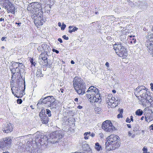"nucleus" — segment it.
<instances>
[{"mask_svg":"<svg viewBox=\"0 0 153 153\" xmlns=\"http://www.w3.org/2000/svg\"><path fill=\"white\" fill-rule=\"evenodd\" d=\"M133 39V41H131V43H132V42H133V43H135L136 42V40L135 39L134 40V39Z\"/></svg>","mask_w":153,"mask_h":153,"instance_id":"5fc2aeb1","label":"nucleus"},{"mask_svg":"<svg viewBox=\"0 0 153 153\" xmlns=\"http://www.w3.org/2000/svg\"><path fill=\"white\" fill-rule=\"evenodd\" d=\"M58 40L61 43L62 42V40L61 38H59L58 39Z\"/></svg>","mask_w":153,"mask_h":153,"instance_id":"864d4df0","label":"nucleus"},{"mask_svg":"<svg viewBox=\"0 0 153 153\" xmlns=\"http://www.w3.org/2000/svg\"><path fill=\"white\" fill-rule=\"evenodd\" d=\"M130 119L131 121L133 122V117L132 116H131L130 117Z\"/></svg>","mask_w":153,"mask_h":153,"instance_id":"13d9d810","label":"nucleus"},{"mask_svg":"<svg viewBox=\"0 0 153 153\" xmlns=\"http://www.w3.org/2000/svg\"><path fill=\"white\" fill-rule=\"evenodd\" d=\"M126 122L127 123H130L131 122V121L130 120L129 118L128 117H127L126 120Z\"/></svg>","mask_w":153,"mask_h":153,"instance_id":"09e8293b","label":"nucleus"},{"mask_svg":"<svg viewBox=\"0 0 153 153\" xmlns=\"http://www.w3.org/2000/svg\"><path fill=\"white\" fill-rule=\"evenodd\" d=\"M143 153H146L147 152L148 149L145 146L143 147L142 149Z\"/></svg>","mask_w":153,"mask_h":153,"instance_id":"e433bc0d","label":"nucleus"},{"mask_svg":"<svg viewBox=\"0 0 153 153\" xmlns=\"http://www.w3.org/2000/svg\"><path fill=\"white\" fill-rule=\"evenodd\" d=\"M37 50L39 51H42L43 50V49H42V47L41 45L39 46Z\"/></svg>","mask_w":153,"mask_h":153,"instance_id":"a19ab883","label":"nucleus"},{"mask_svg":"<svg viewBox=\"0 0 153 153\" xmlns=\"http://www.w3.org/2000/svg\"><path fill=\"white\" fill-rule=\"evenodd\" d=\"M53 51H55L56 53H59V51L53 49Z\"/></svg>","mask_w":153,"mask_h":153,"instance_id":"6e6d98bb","label":"nucleus"},{"mask_svg":"<svg viewBox=\"0 0 153 153\" xmlns=\"http://www.w3.org/2000/svg\"><path fill=\"white\" fill-rule=\"evenodd\" d=\"M45 111L44 109H42L41 112H40L39 114V117H41L42 116H43L44 114H46L45 113Z\"/></svg>","mask_w":153,"mask_h":153,"instance_id":"473e14b6","label":"nucleus"},{"mask_svg":"<svg viewBox=\"0 0 153 153\" xmlns=\"http://www.w3.org/2000/svg\"><path fill=\"white\" fill-rule=\"evenodd\" d=\"M123 117V116H122V114H119L117 115V117L118 118H122V117Z\"/></svg>","mask_w":153,"mask_h":153,"instance_id":"de8ad7c7","label":"nucleus"},{"mask_svg":"<svg viewBox=\"0 0 153 153\" xmlns=\"http://www.w3.org/2000/svg\"><path fill=\"white\" fill-rule=\"evenodd\" d=\"M89 98V100L92 103L97 102L101 99L100 94L93 95V96H87Z\"/></svg>","mask_w":153,"mask_h":153,"instance_id":"2eb2a0df","label":"nucleus"},{"mask_svg":"<svg viewBox=\"0 0 153 153\" xmlns=\"http://www.w3.org/2000/svg\"><path fill=\"white\" fill-rule=\"evenodd\" d=\"M18 67L19 68H20V69L21 70V71H23L24 72V66L23 65V64L22 63H18Z\"/></svg>","mask_w":153,"mask_h":153,"instance_id":"c756f323","label":"nucleus"},{"mask_svg":"<svg viewBox=\"0 0 153 153\" xmlns=\"http://www.w3.org/2000/svg\"><path fill=\"white\" fill-rule=\"evenodd\" d=\"M5 3H6L9 6L8 11L12 13H13V12H14L15 9L12 3L9 0H7V1L5 2Z\"/></svg>","mask_w":153,"mask_h":153,"instance_id":"6ab92c4d","label":"nucleus"},{"mask_svg":"<svg viewBox=\"0 0 153 153\" xmlns=\"http://www.w3.org/2000/svg\"><path fill=\"white\" fill-rule=\"evenodd\" d=\"M44 98H41L39 101L38 103L37 104V105L42 104V103H43V99Z\"/></svg>","mask_w":153,"mask_h":153,"instance_id":"c9c22d12","label":"nucleus"},{"mask_svg":"<svg viewBox=\"0 0 153 153\" xmlns=\"http://www.w3.org/2000/svg\"><path fill=\"white\" fill-rule=\"evenodd\" d=\"M12 125L10 123H7L6 126L4 128L3 131L5 133H9L12 131L13 130Z\"/></svg>","mask_w":153,"mask_h":153,"instance_id":"f3484780","label":"nucleus"},{"mask_svg":"<svg viewBox=\"0 0 153 153\" xmlns=\"http://www.w3.org/2000/svg\"><path fill=\"white\" fill-rule=\"evenodd\" d=\"M95 148L97 151H100L102 149L101 146L98 143H96L95 144Z\"/></svg>","mask_w":153,"mask_h":153,"instance_id":"b1692460","label":"nucleus"},{"mask_svg":"<svg viewBox=\"0 0 153 153\" xmlns=\"http://www.w3.org/2000/svg\"><path fill=\"white\" fill-rule=\"evenodd\" d=\"M18 93H16V94L14 95L16 97H17V98H19V97H22V95H21L20 94V96H19L18 95Z\"/></svg>","mask_w":153,"mask_h":153,"instance_id":"c03bdc74","label":"nucleus"},{"mask_svg":"<svg viewBox=\"0 0 153 153\" xmlns=\"http://www.w3.org/2000/svg\"><path fill=\"white\" fill-rule=\"evenodd\" d=\"M71 64H74V62L73 60H71Z\"/></svg>","mask_w":153,"mask_h":153,"instance_id":"774afa93","label":"nucleus"},{"mask_svg":"<svg viewBox=\"0 0 153 153\" xmlns=\"http://www.w3.org/2000/svg\"><path fill=\"white\" fill-rule=\"evenodd\" d=\"M90 134V132H85L84 134V138L85 140H87L88 139V137L89 136Z\"/></svg>","mask_w":153,"mask_h":153,"instance_id":"7c9ffc66","label":"nucleus"},{"mask_svg":"<svg viewBox=\"0 0 153 153\" xmlns=\"http://www.w3.org/2000/svg\"><path fill=\"white\" fill-rule=\"evenodd\" d=\"M145 45L149 52L151 54L153 53V42L149 43L146 42Z\"/></svg>","mask_w":153,"mask_h":153,"instance_id":"a211bd4d","label":"nucleus"},{"mask_svg":"<svg viewBox=\"0 0 153 153\" xmlns=\"http://www.w3.org/2000/svg\"><path fill=\"white\" fill-rule=\"evenodd\" d=\"M143 113V111L140 109L137 110L135 112L136 114L138 116L141 115Z\"/></svg>","mask_w":153,"mask_h":153,"instance_id":"bb28decb","label":"nucleus"},{"mask_svg":"<svg viewBox=\"0 0 153 153\" xmlns=\"http://www.w3.org/2000/svg\"><path fill=\"white\" fill-rule=\"evenodd\" d=\"M90 136L92 137H94L95 136V134L94 133H92L91 134L90 133Z\"/></svg>","mask_w":153,"mask_h":153,"instance_id":"3c124183","label":"nucleus"},{"mask_svg":"<svg viewBox=\"0 0 153 153\" xmlns=\"http://www.w3.org/2000/svg\"><path fill=\"white\" fill-rule=\"evenodd\" d=\"M46 114L48 115V117H50L51 116V111L50 110L48 109H46Z\"/></svg>","mask_w":153,"mask_h":153,"instance_id":"f704fd0d","label":"nucleus"},{"mask_svg":"<svg viewBox=\"0 0 153 153\" xmlns=\"http://www.w3.org/2000/svg\"><path fill=\"white\" fill-rule=\"evenodd\" d=\"M73 26H70L69 27V30L68 32L71 33L73 32H75L76 31L78 28L76 27H74L73 28Z\"/></svg>","mask_w":153,"mask_h":153,"instance_id":"5701e85b","label":"nucleus"},{"mask_svg":"<svg viewBox=\"0 0 153 153\" xmlns=\"http://www.w3.org/2000/svg\"><path fill=\"white\" fill-rule=\"evenodd\" d=\"M100 108H94V110L95 111H97L98 112L99 111H100Z\"/></svg>","mask_w":153,"mask_h":153,"instance_id":"8fccbe9b","label":"nucleus"},{"mask_svg":"<svg viewBox=\"0 0 153 153\" xmlns=\"http://www.w3.org/2000/svg\"><path fill=\"white\" fill-rule=\"evenodd\" d=\"M9 6H8V5L7 4V5H6L5 6V8H7V9L8 11V9H9Z\"/></svg>","mask_w":153,"mask_h":153,"instance_id":"bf43d9fd","label":"nucleus"},{"mask_svg":"<svg viewBox=\"0 0 153 153\" xmlns=\"http://www.w3.org/2000/svg\"><path fill=\"white\" fill-rule=\"evenodd\" d=\"M36 76L37 77H41L43 76V75L42 74V71L40 69H38L37 70L36 73Z\"/></svg>","mask_w":153,"mask_h":153,"instance_id":"a878e982","label":"nucleus"},{"mask_svg":"<svg viewBox=\"0 0 153 153\" xmlns=\"http://www.w3.org/2000/svg\"><path fill=\"white\" fill-rule=\"evenodd\" d=\"M15 68H13L11 70V72L13 74V75H12V78H13V76L15 75L16 74V72H15Z\"/></svg>","mask_w":153,"mask_h":153,"instance_id":"72a5a7b5","label":"nucleus"},{"mask_svg":"<svg viewBox=\"0 0 153 153\" xmlns=\"http://www.w3.org/2000/svg\"><path fill=\"white\" fill-rule=\"evenodd\" d=\"M113 47L116 53L119 56L124 58L127 57L128 55L127 51L120 42H118L114 44Z\"/></svg>","mask_w":153,"mask_h":153,"instance_id":"f03ea898","label":"nucleus"},{"mask_svg":"<svg viewBox=\"0 0 153 153\" xmlns=\"http://www.w3.org/2000/svg\"><path fill=\"white\" fill-rule=\"evenodd\" d=\"M43 99V103H44L51 101L53 102V100H54V98L52 96H49L44 98Z\"/></svg>","mask_w":153,"mask_h":153,"instance_id":"412c9836","label":"nucleus"},{"mask_svg":"<svg viewBox=\"0 0 153 153\" xmlns=\"http://www.w3.org/2000/svg\"><path fill=\"white\" fill-rule=\"evenodd\" d=\"M146 38L147 40L146 42L149 43L153 42V35H149L147 36Z\"/></svg>","mask_w":153,"mask_h":153,"instance_id":"4be33fe9","label":"nucleus"},{"mask_svg":"<svg viewBox=\"0 0 153 153\" xmlns=\"http://www.w3.org/2000/svg\"><path fill=\"white\" fill-rule=\"evenodd\" d=\"M41 45L43 51H45L48 50V48H50L49 46L45 43L42 44Z\"/></svg>","mask_w":153,"mask_h":153,"instance_id":"393cba45","label":"nucleus"},{"mask_svg":"<svg viewBox=\"0 0 153 153\" xmlns=\"http://www.w3.org/2000/svg\"><path fill=\"white\" fill-rule=\"evenodd\" d=\"M120 101V100L116 99L114 97H112L111 99L108 98V100H106V102L108 105H111V107H115L117 105Z\"/></svg>","mask_w":153,"mask_h":153,"instance_id":"f8f14e48","label":"nucleus"},{"mask_svg":"<svg viewBox=\"0 0 153 153\" xmlns=\"http://www.w3.org/2000/svg\"><path fill=\"white\" fill-rule=\"evenodd\" d=\"M22 100L21 99H19L17 100V102L18 103L21 104L22 102Z\"/></svg>","mask_w":153,"mask_h":153,"instance_id":"4c0bfd02","label":"nucleus"},{"mask_svg":"<svg viewBox=\"0 0 153 153\" xmlns=\"http://www.w3.org/2000/svg\"><path fill=\"white\" fill-rule=\"evenodd\" d=\"M66 25L65 24H63L62 25V27H61V30H63L65 29L66 27Z\"/></svg>","mask_w":153,"mask_h":153,"instance_id":"58836bf2","label":"nucleus"},{"mask_svg":"<svg viewBox=\"0 0 153 153\" xmlns=\"http://www.w3.org/2000/svg\"><path fill=\"white\" fill-rule=\"evenodd\" d=\"M77 108L79 109H81L82 108V107L80 105H79L77 107Z\"/></svg>","mask_w":153,"mask_h":153,"instance_id":"052dcab7","label":"nucleus"},{"mask_svg":"<svg viewBox=\"0 0 153 153\" xmlns=\"http://www.w3.org/2000/svg\"><path fill=\"white\" fill-rule=\"evenodd\" d=\"M150 85L151 86V89L152 91H153V84L152 83H151L150 84Z\"/></svg>","mask_w":153,"mask_h":153,"instance_id":"603ef678","label":"nucleus"},{"mask_svg":"<svg viewBox=\"0 0 153 153\" xmlns=\"http://www.w3.org/2000/svg\"><path fill=\"white\" fill-rule=\"evenodd\" d=\"M102 128L105 131L111 132L113 131L114 127L112 125V123L109 120H107L103 123Z\"/></svg>","mask_w":153,"mask_h":153,"instance_id":"1a4fd4ad","label":"nucleus"},{"mask_svg":"<svg viewBox=\"0 0 153 153\" xmlns=\"http://www.w3.org/2000/svg\"><path fill=\"white\" fill-rule=\"evenodd\" d=\"M87 92L88 93V94H86V95H90V96H93V95L100 94L99 90L94 86H90L88 89Z\"/></svg>","mask_w":153,"mask_h":153,"instance_id":"4468645a","label":"nucleus"},{"mask_svg":"<svg viewBox=\"0 0 153 153\" xmlns=\"http://www.w3.org/2000/svg\"><path fill=\"white\" fill-rule=\"evenodd\" d=\"M78 98H75V99H74V101L76 102H77L78 101Z\"/></svg>","mask_w":153,"mask_h":153,"instance_id":"e2e57ef3","label":"nucleus"},{"mask_svg":"<svg viewBox=\"0 0 153 153\" xmlns=\"http://www.w3.org/2000/svg\"><path fill=\"white\" fill-rule=\"evenodd\" d=\"M52 103V102H51V101H49V102H46V103H44V104H45L46 105V106L51 107Z\"/></svg>","mask_w":153,"mask_h":153,"instance_id":"2f4dec72","label":"nucleus"},{"mask_svg":"<svg viewBox=\"0 0 153 153\" xmlns=\"http://www.w3.org/2000/svg\"><path fill=\"white\" fill-rule=\"evenodd\" d=\"M127 126L128 128H131V127L130 124H128L127 125Z\"/></svg>","mask_w":153,"mask_h":153,"instance_id":"680f3d73","label":"nucleus"},{"mask_svg":"<svg viewBox=\"0 0 153 153\" xmlns=\"http://www.w3.org/2000/svg\"><path fill=\"white\" fill-rule=\"evenodd\" d=\"M62 37L64 38V39L66 40H68V37L66 36L65 35H63L62 36Z\"/></svg>","mask_w":153,"mask_h":153,"instance_id":"a18cd8bd","label":"nucleus"},{"mask_svg":"<svg viewBox=\"0 0 153 153\" xmlns=\"http://www.w3.org/2000/svg\"><path fill=\"white\" fill-rule=\"evenodd\" d=\"M149 100V105H151L152 104V102H153V101L151 98H150Z\"/></svg>","mask_w":153,"mask_h":153,"instance_id":"49530a36","label":"nucleus"},{"mask_svg":"<svg viewBox=\"0 0 153 153\" xmlns=\"http://www.w3.org/2000/svg\"><path fill=\"white\" fill-rule=\"evenodd\" d=\"M42 9L40 4L38 3H32L30 4L27 7V10L31 11L33 14L37 13Z\"/></svg>","mask_w":153,"mask_h":153,"instance_id":"0eeeda50","label":"nucleus"},{"mask_svg":"<svg viewBox=\"0 0 153 153\" xmlns=\"http://www.w3.org/2000/svg\"><path fill=\"white\" fill-rule=\"evenodd\" d=\"M5 38L4 37H3L1 38V41H3L4 40V39H5Z\"/></svg>","mask_w":153,"mask_h":153,"instance_id":"0e129e2a","label":"nucleus"},{"mask_svg":"<svg viewBox=\"0 0 153 153\" xmlns=\"http://www.w3.org/2000/svg\"><path fill=\"white\" fill-rule=\"evenodd\" d=\"M15 72H16V74L17 73H18V74H20L22 73L23 72V71H21V70L20 69V68H19L18 67H17L16 68L15 70Z\"/></svg>","mask_w":153,"mask_h":153,"instance_id":"cd10ccee","label":"nucleus"},{"mask_svg":"<svg viewBox=\"0 0 153 153\" xmlns=\"http://www.w3.org/2000/svg\"><path fill=\"white\" fill-rule=\"evenodd\" d=\"M85 85L78 86V87L74 88V89L78 94L83 95L85 93Z\"/></svg>","mask_w":153,"mask_h":153,"instance_id":"dca6fc26","label":"nucleus"},{"mask_svg":"<svg viewBox=\"0 0 153 153\" xmlns=\"http://www.w3.org/2000/svg\"><path fill=\"white\" fill-rule=\"evenodd\" d=\"M48 55L46 52H44L39 55V62L40 64L43 66H47L48 65Z\"/></svg>","mask_w":153,"mask_h":153,"instance_id":"6e6552de","label":"nucleus"},{"mask_svg":"<svg viewBox=\"0 0 153 153\" xmlns=\"http://www.w3.org/2000/svg\"><path fill=\"white\" fill-rule=\"evenodd\" d=\"M113 47L116 53L119 56L124 58L127 57L128 55L127 51L120 42H118L114 44Z\"/></svg>","mask_w":153,"mask_h":153,"instance_id":"7ed1b4c3","label":"nucleus"},{"mask_svg":"<svg viewBox=\"0 0 153 153\" xmlns=\"http://www.w3.org/2000/svg\"><path fill=\"white\" fill-rule=\"evenodd\" d=\"M42 122L43 123L46 124L49 121V118L46 114H44L43 116L40 117Z\"/></svg>","mask_w":153,"mask_h":153,"instance_id":"aec40b11","label":"nucleus"},{"mask_svg":"<svg viewBox=\"0 0 153 153\" xmlns=\"http://www.w3.org/2000/svg\"><path fill=\"white\" fill-rule=\"evenodd\" d=\"M119 137L117 136L111 135L107 138V141L105 142V149L107 150H115L120 146L118 140Z\"/></svg>","mask_w":153,"mask_h":153,"instance_id":"f257e3e1","label":"nucleus"},{"mask_svg":"<svg viewBox=\"0 0 153 153\" xmlns=\"http://www.w3.org/2000/svg\"><path fill=\"white\" fill-rule=\"evenodd\" d=\"M73 85L74 88L78 87L80 85L83 86L85 85V83L80 78L78 77L74 78L73 81Z\"/></svg>","mask_w":153,"mask_h":153,"instance_id":"ddd939ff","label":"nucleus"},{"mask_svg":"<svg viewBox=\"0 0 153 153\" xmlns=\"http://www.w3.org/2000/svg\"><path fill=\"white\" fill-rule=\"evenodd\" d=\"M36 141H38L40 144L43 145H46L48 143V139L46 136L41 135H38L36 136Z\"/></svg>","mask_w":153,"mask_h":153,"instance_id":"9b49d317","label":"nucleus"},{"mask_svg":"<svg viewBox=\"0 0 153 153\" xmlns=\"http://www.w3.org/2000/svg\"><path fill=\"white\" fill-rule=\"evenodd\" d=\"M30 61L32 65H33L34 66L35 65V62L34 63L33 62V59H31L30 60Z\"/></svg>","mask_w":153,"mask_h":153,"instance_id":"37998d69","label":"nucleus"},{"mask_svg":"<svg viewBox=\"0 0 153 153\" xmlns=\"http://www.w3.org/2000/svg\"><path fill=\"white\" fill-rule=\"evenodd\" d=\"M53 102H52V104L51 105V109L53 108H56L57 107V103L56 102V101H55V99L54 100H53Z\"/></svg>","mask_w":153,"mask_h":153,"instance_id":"c85d7f7f","label":"nucleus"},{"mask_svg":"<svg viewBox=\"0 0 153 153\" xmlns=\"http://www.w3.org/2000/svg\"><path fill=\"white\" fill-rule=\"evenodd\" d=\"M105 65L107 66V67H108L109 66V63L107 62L106 63H105Z\"/></svg>","mask_w":153,"mask_h":153,"instance_id":"4d7b16f0","label":"nucleus"},{"mask_svg":"<svg viewBox=\"0 0 153 153\" xmlns=\"http://www.w3.org/2000/svg\"><path fill=\"white\" fill-rule=\"evenodd\" d=\"M132 134L130 132V131H129L128 132V135L130 136Z\"/></svg>","mask_w":153,"mask_h":153,"instance_id":"338daca9","label":"nucleus"},{"mask_svg":"<svg viewBox=\"0 0 153 153\" xmlns=\"http://www.w3.org/2000/svg\"><path fill=\"white\" fill-rule=\"evenodd\" d=\"M42 14L43 12L40 10L37 13H34L32 16V18L34 20V23L36 26L42 25L44 22Z\"/></svg>","mask_w":153,"mask_h":153,"instance_id":"20e7f679","label":"nucleus"},{"mask_svg":"<svg viewBox=\"0 0 153 153\" xmlns=\"http://www.w3.org/2000/svg\"><path fill=\"white\" fill-rule=\"evenodd\" d=\"M63 137V135L61 134L59 131H56L50 134L48 140L51 143H55L59 142Z\"/></svg>","mask_w":153,"mask_h":153,"instance_id":"423d86ee","label":"nucleus"},{"mask_svg":"<svg viewBox=\"0 0 153 153\" xmlns=\"http://www.w3.org/2000/svg\"><path fill=\"white\" fill-rule=\"evenodd\" d=\"M11 139L10 137L4 138L3 141L0 142V147L3 149L7 146L9 147L11 143Z\"/></svg>","mask_w":153,"mask_h":153,"instance_id":"9d476101","label":"nucleus"},{"mask_svg":"<svg viewBox=\"0 0 153 153\" xmlns=\"http://www.w3.org/2000/svg\"><path fill=\"white\" fill-rule=\"evenodd\" d=\"M18 63H19V62H13V65H12L13 67V68L16 67V66H17V64H18Z\"/></svg>","mask_w":153,"mask_h":153,"instance_id":"ea45409f","label":"nucleus"},{"mask_svg":"<svg viewBox=\"0 0 153 153\" xmlns=\"http://www.w3.org/2000/svg\"><path fill=\"white\" fill-rule=\"evenodd\" d=\"M147 88L142 86H138L135 89L134 92L136 96L139 95L141 97L144 99L147 98L148 95L147 93Z\"/></svg>","mask_w":153,"mask_h":153,"instance_id":"39448f33","label":"nucleus"},{"mask_svg":"<svg viewBox=\"0 0 153 153\" xmlns=\"http://www.w3.org/2000/svg\"><path fill=\"white\" fill-rule=\"evenodd\" d=\"M4 19L2 18H1L0 19V21H4Z\"/></svg>","mask_w":153,"mask_h":153,"instance_id":"69168bd1","label":"nucleus"},{"mask_svg":"<svg viewBox=\"0 0 153 153\" xmlns=\"http://www.w3.org/2000/svg\"><path fill=\"white\" fill-rule=\"evenodd\" d=\"M149 129L150 131L153 130V124L149 126Z\"/></svg>","mask_w":153,"mask_h":153,"instance_id":"79ce46f5","label":"nucleus"}]
</instances>
